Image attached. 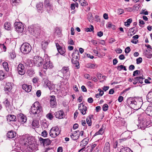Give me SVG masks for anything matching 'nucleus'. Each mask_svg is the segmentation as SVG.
<instances>
[{
    "label": "nucleus",
    "mask_w": 152,
    "mask_h": 152,
    "mask_svg": "<svg viewBox=\"0 0 152 152\" xmlns=\"http://www.w3.org/2000/svg\"><path fill=\"white\" fill-rule=\"evenodd\" d=\"M140 111L142 112V113L140 115V116L138 118L139 122L137 126L139 128L144 130L148 126L150 123V118L144 110L141 109L139 110V112Z\"/></svg>",
    "instance_id": "1"
},
{
    "label": "nucleus",
    "mask_w": 152,
    "mask_h": 152,
    "mask_svg": "<svg viewBox=\"0 0 152 152\" xmlns=\"http://www.w3.org/2000/svg\"><path fill=\"white\" fill-rule=\"evenodd\" d=\"M127 103L132 108L135 110L139 109L142 104V102L137 98H128L127 100Z\"/></svg>",
    "instance_id": "2"
},
{
    "label": "nucleus",
    "mask_w": 152,
    "mask_h": 152,
    "mask_svg": "<svg viewBox=\"0 0 152 152\" xmlns=\"http://www.w3.org/2000/svg\"><path fill=\"white\" fill-rule=\"evenodd\" d=\"M42 111V107L39 102H34L31 107L30 114L36 117H39L40 113Z\"/></svg>",
    "instance_id": "3"
},
{
    "label": "nucleus",
    "mask_w": 152,
    "mask_h": 152,
    "mask_svg": "<svg viewBox=\"0 0 152 152\" xmlns=\"http://www.w3.org/2000/svg\"><path fill=\"white\" fill-rule=\"evenodd\" d=\"M31 47L28 43L25 42L23 43L21 46L20 50L24 54L29 53L31 50Z\"/></svg>",
    "instance_id": "4"
},
{
    "label": "nucleus",
    "mask_w": 152,
    "mask_h": 152,
    "mask_svg": "<svg viewBox=\"0 0 152 152\" xmlns=\"http://www.w3.org/2000/svg\"><path fill=\"white\" fill-rule=\"evenodd\" d=\"M14 25L16 30L18 33H21L23 31L24 26L22 23L19 22H15Z\"/></svg>",
    "instance_id": "5"
},
{
    "label": "nucleus",
    "mask_w": 152,
    "mask_h": 152,
    "mask_svg": "<svg viewBox=\"0 0 152 152\" xmlns=\"http://www.w3.org/2000/svg\"><path fill=\"white\" fill-rule=\"evenodd\" d=\"M13 85L14 84L11 83H8L6 84L4 90L5 93L8 95L11 94L12 92V89Z\"/></svg>",
    "instance_id": "6"
},
{
    "label": "nucleus",
    "mask_w": 152,
    "mask_h": 152,
    "mask_svg": "<svg viewBox=\"0 0 152 152\" xmlns=\"http://www.w3.org/2000/svg\"><path fill=\"white\" fill-rule=\"evenodd\" d=\"M43 59L39 56H36L34 57V61L35 65L38 67L41 66L43 63Z\"/></svg>",
    "instance_id": "7"
},
{
    "label": "nucleus",
    "mask_w": 152,
    "mask_h": 152,
    "mask_svg": "<svg viewBox=\"0 0 152 152\" xmlns=\"http://www.w3.org/2000/svg\"><path fill=\"white\" fill-rule=\"evenodd\" d=\"M39 139L40 144H42L44 147L50 145L52 142V141L48 138L44 139L40 137Z\"/></svg>",
    "instance_id": "8"
},
{
    "label": "nucleus",
    "mask_w": 152,
    "mask_h": 152,
    "mask_svg": "<svg viewBox=\"0 0 152 152\" xmlns=\"http://www.w3.org/2000/svg\"><path fill=\"white\" fill-rule=\"evenodd\" d=\"M88 139L87 138H84L80 142V146L82 147L79 151L78 152H80L83 150H86V148H85V146L88 144Z\"/></svg>",
    "instance_id": "9"
},
{
    "label": "nucleus",
    "mask_w": 152,
    "mask_h": 152,
    "mask_svg": "<svg viewBox=\"0 0 152 152\" xmlns=\"http://www.w3.org/2000/svg\"><path fill=\"white\" fill-rule=\"evenodd\" d=\"M17 119L19 122L21 124L26 123L27 121V118L23 114L20 113L18 115Z\"/></svg>",
    "instance_id": "10"
},
{
    "label": "nucleus",
    "mask_w": 152,
    "mask_h": 152,
    "mask_svg": "<svg viewBox=\"0 0 152 152\" xmlns=\"http://www.w3.org/2000/svg\"><path fill=\"white\" fill-rule=\"evenodd\" d=\"M17 71L19 75H24L26 72L24 65L22 64H19L17 67Z\"/></svg>",
    "instance_id": "11"
},
{
    "label": "nucleus",
    "mask_w": 152,
    "mask_h": 152,
    "mask_svg": "<svg viewBox=\"0 0 152 152\" xmlns=\"http://www.w3.org/2000/svg\"><path fill=\"white\" fill-rule=\"evenodd\" d=\"M43 67L44 69H52L53 67V63L51 62L50 60H48L47 61H45L43 65Z\"/></svg>",
    "instance_id": "12"
},
{
    "label": "nucleus",
    "mask_w": 152,
    "mask_h": 152,
    "mask_svg": "<svg viewBox=\"0 0 152 152\" xmlns=\"http://www.w3.org/2000/svg\"><path fill=\"white\" fill-rule=\"evenodd\" d=\"M78 109L83 115H85L86 113L87 109L86 106L83 105V103H81L79 104Z\"/></svg>",
    "instance_id": "13"
},
{
    "label": "nucleus",
    "mask_w": 152,
    "mask_h": 152,
    "mask_svg": "<svg viewBox=\"0 0 152 152\" xmlns=\"http://www.w3.org/2000/svg\"><path fill=\"white\" fill-rule=\"evenodd\" d=\"M44 4L48 12L52 10L51 4L50 3L49 0H45Z\"/></svg>",
    "instance_id": "14"
},
{
    "label": "nucleus",
    "mask_w": 152,
    "mask_h": 152,
    "mask_svg": "<svg viewBox=\"0 0 152 152\" xmlns=\"http://www.w3.org/2000/svg\"><path fill=\"white\" fill-rule=\"evenodd\" d=\"M56 45L58 52L61 55H63L66 51L65 49L61 47L58 43H56Z\"/></svg>",
    "instance_id": "15"
},
{
    "label": "nucleus",
    "mask_w": 152,
    "mask_h": 152,
    "mask_svg": "<svg viewBox=\"0 0 152 152\" xmlns=\"http://www.w3.org/2000/svg\"><path fill=\"white\" fill-rule=\"evenodd\" d=\"M50 98V106L52 107H54L56 106V104L55 96L54 95L51 96Z\"/></svg>",
    "instance_id": "16"
},
{
    "label": "nucleus",
    "mask_w": 152,
    "mask_h": 152,
    "mask_svg": "<svg viewBox=\"0 0 152 152\" xmlns=\"http://www.w3.org/2000/svg\"><path fill=\"white\" fill-rule=\"evenodd\" d=\"M4 104L7 110L9 112L11 111V105L10 104V102L8 100V99H6L5 100L4 102Z\"/></svg>",
    "instance_id": "17"
},
{
    "label": "nucleus",
    "mask_w": 152,
    "mask_h": 152,
    "mask_svg": "<svg viewBox=\"0 0 152 152\" xmlns=\"http://www.w3.org/2000/svg\"><path fill=\"white\" fill-rule=\"evenodd\" d=\"M22 88L27 92H30L31 90L32 86L30 85L23 84L22 86Z\"/></svg>",
    "instance_id": "18"
},
{
    "label": "nucleus",
    "mask_w": 152,
    "mask_h": 152,
    "mask_svg": "<svg viewBox=\"0 0 152 152\" xmlns=\"http://www.w3.org/2000/svg\"><path fill=\"white\" fill-rule=\"evenodd\" d=\"M55 116L56 118L61 119L63 118L64 112L63 111L60 110L56 112L55 114Z\"/></svg>",
    "instance_id": "19"
},
{
    "label": "nucleus",
    "mask_w": 152,
    "mask_h": 152,
    "mask_svg": "<svg viewBox=\"0 0 152 152\" xmlns=\"http://www.w3.org/2000/svg\"><path fill=\"white\" fill-rule=\"evenodd\" d=\"M79 132V131L77 130L74 132L73 133L70 135L71 138L74 140H76L79 138V135L77 134V133Z\"/></svg>",
    "instance_id": "20"
},
{
    "label": "nucleus",
    "mask_w": 152,
    "mask_h": 152,
    "mask_svg": "<svg viewBox=\"0 0 152 152\" xmlns=\"http://www.w3.org/2000/svg\"><path fill=\"white\" fill-rule=\"evenodd\" d=\"M7 118V121L9 122L15 121L16 120V116L12 115H8Z\"/></svg>",
    "instance_id": "21"
},
{
    "label": "nucleus",
    "mask_w": 152,
    "mask_h": 152,
    "mask_svg": "<svg viewBox=\"0 0 152 152\" xmlns=\"http://www.w3.org/2000/svg\"><path fill=\"white\" fill-rule=\"evenodd\" d=\"M79 60V59H75L74 58H72V63L73 64L75 67L77 69L80 68Z\"/></svg>",
    "instance_id": "22"
},
{
    "label": "nucleus",
    "mask_w": 152,
    "mask_h": 152,
    "mask_svg": "<svg viewBox=\"0 0 152 152\" xmlns=\"http://www.w3.org/2000/svg\"><path fill=\"white\" fill-rule=\"evenodd\" d=\"M145 112L148 115L152 116V106H148L145 110Z\"/></svg>",
    "instance_id": "23"
},
{
    "label": "nucleus",
    "mask_w": 152,
    "mask_h": 152,
    "mask_svg": "<svg viewBox=\"0 0 152 152\" xmlns=\"http://www.w3.org/2000/svg\"><path fill=\"white\" fill-rule=\"evenodd\" d=\"M4 26L5 29L8 31L11 30L12 28L11 23L8 22L4 23Z\"/></svg>",
    "instance_id": "24"
},
{
    "label": "nucleus",
    "mask_w": 152,
    "mask_h": 152,
    "mask_svg": "<svg viewBox=\"0 0 152 152\" xmlns=\"http://www.w3.org/2000/svg\"><path fill=\"white\" fill-rule=\"evenodd\" d=\"M16 135L15 132H14L13 131H10L8 132L7 133V136L9 138H14Z\"/></svg>",
    "instance_id": "25"
},
{
    "label": "nucleus",
    "mask_w": 152,
    "mask_h": 152,
    "mask_svg": "<svg viewBox=\"0 0 152 152\" xmlns=\"http://www.w3.org/2000/svg\"><path fill=\"white\" fill-rule=\"evenodd\" d=\"M36 7L39 12L42 11L43 9V3L39 2L36 5Z\"/></svg>",
    "instance_id": "26"
},
{
    "label": "nucleus",
    "mask_w": 152,
    "mask_h": 152,
    "mask_svg": "<svg viewBox=\"0 0 152 152\" xmlns=\"http://www.w3.org/2000/svg\"><path fill=\"white\" fill-rule=\"evenodd\" d=\"M26 141V143H28L29 144L31 145L33 144L34 140V138L33 137L28 136L27 137Z\"/></svg>",
    "instance_id": "27"
},
{
    "label": "nucleus",
    "mask_w": 152,
    "mask_h": 152,
    "mask_svg": "<svg viewBox=\"0 0 152 152\" xmlns=\"http://www.w3.org/2000/svg\"><path fill=\"white\" fill-rule=\"evenodd\" d=\"M51 132H55L57 136L60 134L59 129L57 126L53 127L51 129Z\"/></svg>",
    "instance_id": "28"
},
{
    "label": "nucleus",
    "mask_w": 152,
    "mask_h": 152,
    "mask_svg": "<svg viewBox=\"0 0 152 152\" xmlns=\"http://www.w3.org/2000/svg\"><path fill=\"white\" fill-rule=\"evenodd\" d=\"M147 99L148 102L152 103V91L148 93L147 95Z\"/></svg>",
    "instance_id": "29"
},
{
    "label": "nucleus",
    "mask_w": 152,
    "mask_h": 152,
    "mask_svg": "<svg viewBox=\"0 0 152 152\" xmlns=\"http://www.w3.org/2000/svg\"><path fill=\"white\" fill-rule=\"evenodd\" d=\"M139 38V36L136 35L133 37V39L131 40V42L133 43L136 44L138 42V40L137 39Z\"/></svg>",
    "instance_id": "30"
},
{
    "label": "nucleus",
    "mask_w": 152,
    "mask_h": 152,
    "mask_svg": "<svg viewBox=\"0 0 152 152\" xmlns=\"http://www.w3.org/2000/svg\"><path fill=\"white\" fill-rule=\"evenodd\" d=\"M32 125L33 127L38 128L39 127V122L37 120H34L32 122Z\"/></svg>",
    "instance_id": "31"
},
{
    "label": "nucleus",
    "mask_w": 152,
    "mask_h": 152,
    "mask_svg": "<svg viewBox=\"0 0 152 152\" xmlns=\"http://www.w3.org/2000/svg\"><path fill=\"white\" fill-rule=\"evenodd\" d=\"M27 74L30 77H32V75L34 74V70L32 69H29L27 71Z\"/></svg>",
    "instance_id": "32"
},
{
    "label": "nucleus",
    "mask_w": 152,
    "mask_h": 152,
    "mask_svg": "<svg viewBox=\"0 0 152 152\" xmlns=\"http://www.w3.org/2000/svg\"><path fill=\"white\" fill-rule=\"evenodd\" d=\"M130 149L127 147H123L121 149L120 152H131Z\"/></svg>",
    "instance_id": "33"
},
{
    "label": "nucleus",
    "mask_w": 152,
    "mask_h": 152,
    "mask_svg": "<svg viewBox=\"0 0 152 152\" xmlns=\"http://www.w3.org/2000/svg\"><path fill=\"white\" fill-rule=\"evenodd\" d=\"M6 77L3 71L0 70V80H2Z\"/></svg>",
    "instance_id": "34"
},
{
    "label": "nucleus",
    "mask_w": 152,
    "mask_h": 152,
    "mask_svg": "<svg viewBox=\"0 0 152 152\" xmlns=\"http://www.w3.org/2000/svg\"><path fill=\"white\" fill-rule=\"evenodd\" d=\"M3 66L4 69L7 72L9 71V69L8 66V63L5 61L3 63Z\"/></svg>",
    "instance_id": "35"
},
{
    "label": "nucleus",
    "mask_w": 152,
    "mask_h": 152,
    "mask_svg": "<svg viewBox=\"0 0 152 152\" xmlns=\"http://www.w3.org/2000/svg\"><path fill=\"white\" fill-rule=\"evenodd\" d=\"M69 68L68 67L64 66L61 70V72L64 74H65L69 72Z\"/></svg>",
    "instance_id": "36"
},
{
    "label": "nucleus",
    "mask_w": 152,
    "mask_h": 152,
    "mask_svg": "<svg viewBox=\"0 0 152 152\" xmlns=\"http://www.w3.org/2000/svg\"><path fill=\"white\" fill-rule=\"evenodd\" d=\"M96 65L94 64L88 63L86 64V67L89 68H94Z\"/></svg>",
    "instance_id": "37"
},
{
    "label": "nucleus",
    "mask_w": 152,
    "mask_h": 152,
    "mask_svg": "<svg viewBox=\"0 0 152 152\" xmlns=\"http://www.w3.org/2000/svg\"><path fill=\"white\" fill-rule=\"evenodd\" d=\"M48 43L47 41H44L42 42V48L45 50L46 49L48 45Z\"/></svg>",
    "instance_id": "38"
},
{
    "label": "nucleus",
    "mask_w": 152,
    "mask_h": 152,
    "mask_svg": "<svg viewBox=\"0 0 152 152\" xmlns=\"http://www.w3.org/2000/svg\"><path fill=\"white\" fill-rule=\"evenodd\" d=\"M86 120L87 123L88 124V125L89 126H91V125L92 122L91 118L90 116H89L87 118Z\"/></svg>",
    "instance_id": "39"
},
{
    "label": "nucleus",
    "mask_w": 152,
    "mask_h": 152,
    "mask_svg": "<svg viewBox=\"0 0 152 152\" xmlns=\"http://www.w3.org/2000/svg\"><path fill=\"white\" fill-rule=\"evenodd\" d=\"M91 27L89 28H85V31L87 32H91L93 31L94 29V27L92 25H91Z\"/></svg>",
    "instance_id": "40"
},
{
    "label": "nucleus",
    "mask_w": 152,
    "mask_h": 152,
    "mask_svg": "<svg viewBox=\"0 0 152 152\" xmlns=\"http://www.w3.org/2000/svg\"><path fill=\"white\" fill-rule=\"evenodd\" d=\"M80 5L82 6H86L88 5V4L85 0H82L79 2Z\"/></svg>",
    "instance_id": "41"
},
{
    "label": "nucleus",
    "mask_w": 152,
    "mask_h": 152,
    "mask_svg": "<svg viewBox=\"0 0 152 152\" xmlns=\"http://www.w3.org/2000/svg\"><path fill=\"white\" fill-rule=\"evenodd\" d=\"M103 128H101L99 130L98 132H96L94 134V136H96L98 134H103Z\"/></svg>",
    "instance_id": "42"
},
{
    "label": "nucleus",
    "mask_w": 152,
    "mask_h": 152,
    "mask_svg": "<svg viewBox=\"0 0 152 152\" xmlns=\"http://www.w3.org/2000/svg\"><path fill=\"white\" fill-rule=\"evenodd\" d=\"M139 77H134L132 80L133 81V83L134 84H136L137 83H139Z\"/></svg>",
    "instance_id": "43"
},
{
    "label": "nucleus",
    "mask_w": 152,
    "mask_h": 152,
    "mask_svg": "<svg viewBox=\"0 0 152 152\" xmlns=\"http://www.w3.org/2000/svg\"><path fill=\"white\" fill-rule=\"evenodd\" d=\"M132 19L131 18H129L127 20L126 22L125 23V26H129L130 25V24L132 23Z\"/></svg>",
    "instance_id": "44"
},
{
    "label": "nucleus",
    "mask_w": 152,
    "mask_h": 152,
    "mask_svg": "<svg viewBox=\"0 0 152 152\" xmlns=\"http://www.w3.org/2000/svg\"><path fill=\"white\" fill-rule=\"evenodd\" d=\"M108 108V105L107 104H104L102 107V109L104 111H105L107 110Z\"/></svg>",
    "instance_id": "45"
},
{
    "label": "nucleus",
    "mask_w": 152,
    "mask_h": 152,
    "mask_svg": "<svg viewBox=\"0 0 152 152\" xmlns=\"http://www.w3.org/2000/svg\"><path fill=\"white\" fill-rule=\"evenodd\" d=\"M50 131V132L49 133L50 135L52 137L55 138L57 136L55 132H51V130Z\"/></svg>",
    "instance_id": "46"
},
{
    "label": "nucleus",
    "mask_w": 152,
    "mask_h": 152,
    "mask_svg": "<svg viewBox=\"0 0 152 152\" xmlns=\"http://www.w3.org/2000/svg\"><path fill=\"white\" fill-rule=\"evenodd\" d=\"M142 61V58L141 57H139L136 59V63L137 64H139L141 63Z\"/></svg>",
    "instance_id": "47"
},
{
    "label": "nucleus",
    "mask_w": 152,
    "mask_h": 152,
    "mask_svg": "<svg viewBox=\"0 0 152 152\" xmlns=\"http://www.w3.org/2000/svg\"><path fill=\"white\" fill-rule=\"evenodd\" d=\"M84 76L87 79L91 80L92 79V77H91L90 75L88 74H85Z\"/></svg>",
    "instance_id": "48"
},
{
    "label": "nucleus",
    "mask_w": 152,
    "mask_h": 152,
    "mask_svg": "<svg viewBox=\"0 0 152 152\" xmlns=\"http://www.w3.org/2000/svg\"><path fill=\"white\" fill-rule=\"evenodd\" d=\"M48 133L45 130L42 133V136L44 137H46Z\"/></svg>",
    "instance_id": "49"
},
{
    "label": "nucleus",
    "mask_w": 152,
    "mask_h": 152,
    "mask_svg": "<svg viewBox=\"0 0 152 152\" xmlns=\"http://www.w3.org/2000/svg\"><path fill=\"white\" fill-rule=\"evenodd\" d=\"M124 12V10L121 9H119L118 10V13L119 15H120Z\"/></svg>",
    "instance_id": "50"
},
{
    "label": "nucleus",
    "mask_w": 152,
    "mask_h": 152,
    "mask_svg": "<svg viewBox=\"0 0 152 152\" xmlns=\"http://www.w3.org/2000/svg\"><path fill=\"white\" fill-rule=\"evenodd\" d=\"M110 144L108 142H106L105 145L104 149H110Z\"/></svg>",
    "instance_id": "51"
},
{
    "label": "nucleus",
    "mask_w": 152,
    "mask_h": 152,
    "mask_svg": "<svg viewBox=\"0 0 152 152\" xmlns=\"http://www.w3.org/2000/svg\"><path fill=\"white\" fill-rule=\"evenodd\" d=\"M47 117L49 119L51 120L53 118V115L51 113H48L47 115Z\"/></svg>",
    "instance_id": "52"
},
{
    "label": "nucleus",
    "mask_w": 152,
    "mask_h": 152,
    "mask_svg": "<svg viewBox=\"0 0 152 152\" xmlns=\"http://www.w3.org/2000/svg\"><path fill=\"white\" fill-rule=\"evenodd\" d=\"M139 23L140 24L139 25L141 27H143V26H142L141 25V24L144 25L145 24V23H144V21L143 20H142L140 19L139 20Z\"/></svg>",
    "instance_id": "53"
},
{
    "label": "nucleus",
    "mask_w": 152,
    "mask_h": 152,
    "mask_svg": "<svg viewBox=\"0 0 152 152\" xmlns=\"http://www.w3.org/2000/svg\"><path fill=\"white\" fill-rule=\"evenodd\" d=\"M130 50L131 49L130 47H127L126 48L125 52V53H128L130 51Z\"/></svg>",
    "instance_id": "54"
},
{
    "label": "nucleus",
    "mask_w": 152,
    "mask_h": 152,
    "mask_svg": "<svg viewBox=\"0 0 152 152\" xmlns=\"http://www.w3.org/2000/svg\"><path fill=\"white\" fill-rule=\"evenodd\" d=\"M139 80V83L142 84L143 83V80L145 79L144 78L142 77L141 76H140Z\"/></svg>",
    "instance_id": "55"
},
{
    "label": "nucleus",
    "mask_w": 152,
    "mask_h": 152,
    "mask_svg": "<svg viewBox=\"0 0 152 152\" xmlns=\"http://www.w3.org/2000/svg\"><path fill=\"white\" fill-rule=\"evenodd\" d=\"M41 92L40 90H38L36 92V94L37 96L38 97H39L41 96Z\"/></svg>",
    "instance_id": "56"
},
{
    "label": "nucleus",
    "mask_w": 152,
    "mask_h": 152,
    "mask_svg": "<svg viewBox=\"0 0 152 152\" xmlns=\"http://www.w3.org/2000/svg\"><path fill=\"white\" fill-rule=\"evenodd\" d=\"M140 73V72L138 70H136L133 72V76H135L136 75L139 74Z\"/></svg>",
    "instance_id": "57"
},
{
    "label": "nucleus",
    "mask_w": 152,
    "mask_h": 152,
    "mask_svg": "<svg viewBox=\"0 0 152 152\" xmlns=\"http://www.w3.org/2000/svg\"><path fill=\"white\" fill-rule=\"evenodd\" d=\"M38 79L37 77H34L33 79V82L34 83H36L38 82Z\"/></svg>",
    "instance_id": "58"
},
{
    "label": "nucleus",
    "mask_w": 152,
    "mask_h": 152,
    "mask_svg": "<svg viewBox=\"0 0 152 152\" xmlns=\"http://www.w3.org/2000/svg\"><path fill=\"white\" fill-rule=\"evenodd\" d=\"M86 152H92L93 150H92V149L90 147H87L86 148Z\"/></svg>",
    "instance_id": "59"
},
{
    "label": "nucleus",
    "mask_w": 152,
    "mask_h": 152,
    "mask_svg": "<svg viewBox=\"0 0 152 152\" xmlns=\"http://www.w3.org/2000/svg\"><path fill=\"white\" fill-rule=\"evenodd\" d=\"M68 43L70 45H73L74 44L73 41L71 39H70L68 40Z\"/></svg>",
    "instance_id": "60"
},
{
    "label": "nucleus",
    "mask_w": 152,
    "mask_h": 152,
    "mask_svg": "<svg viewBox=\"0 0 152 152\" xmlns=\"http://www.w3.org/2000/svg\"><path fill=\"white\" fill-rule=\"evenodd\" d=\"M135 66L133 65H130L129 68V70H133L134 69Z\"/></svg>",
    "instance_id": "61"
},
{
    "label": "nucleus",
    "mask_w": 152,
    "mask_h": 152,
    "mask_svg": "<svg viewBox=\"0 0 152 152\" xmlns=\"http://www.w3.org/2000/svg\"><path fill=\"white\" fill-rule=\"evenodd\" d=\"M88 102L90 103H92L93 102V99L92 97H90L88 99Z\"/></svg>",
    "instance_id": "62"
},
{
    "label": "nucleus",
    "mask_w": 152,
    "mask_h": 152,
    "mask_svg": "<svg viewBox=\"0 0 152 152\" xmlns=\"http://www.w3.org/2000/svg\"><path fill=\"white\" fill-rule=\"evenodd\" d=\"M96 76L99 79H101L102 74L101 73L99 72L97 73L96 74Z\"/></svg>",
    "instance_id": "63"
},
{
    "label": "nucleus",
    "mask_w": 152,
    "mask_h": 152,
    "mask_svg": "<svg viewBox=\"0 0 152 152\" xmlns=\"http://www.w3.org/2000/svg\"><path fill=\"white\" fill-rule=\"evenodd\" d=\"M123 99V97L122 96H120L118 97V100L120 102H121Z\"/></svg>",
    "instance_id": "64"
}]
</instances>
